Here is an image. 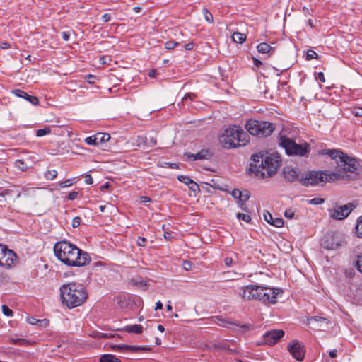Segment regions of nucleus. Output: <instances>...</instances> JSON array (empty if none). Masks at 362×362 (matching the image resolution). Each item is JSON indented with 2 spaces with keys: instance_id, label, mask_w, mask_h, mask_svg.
<instances>
[{
  "instance_id": "f257e3e1",
  "label": "nucleus",
  "mask_w": 362,
  "mask_h": 362,
  "mask_svg": "<svg viewBox=\"0 0 362 362\" xmlns=\"http://www.w3.org/2000/svg\"><path fill=\"white\" fill-rule=\"evenodd\" d=\"M359 166V160H339L334 170H308L300 175L299 182L305 187L324 185L327 182L351 177L349 173L354 174V177L358 175Z\"/></svg>"
},
{
  "instance_id": "f03ea898",
  "label": "nucleus",
  "mask_w": 362,
  "mask_h": 362,
  "mask_svg": "<svg viewBox=\"0 0 362 362\" xmlns=\"http://www.w3.org/2000/svg\"><path fill=\"white\" fill-rule=\"evenodd\" d=\"M54 252L59 260L70 267L85 266L90 261L88 252L66 240H62L55 243Z\"/></svg>"
},
{
  "instance_id": "7ed1b4c3",
  "label": "nucleus",
  "mask_w": 362,
  "mask_h": 362,
  "mask_svg": "<svg viewBox=\"0 0 362 362\" xmlns=\"http://www.w3.org/2000/svg\"><path fill=\"white\" fill-rule=\"evenodd\" d=\"M59 290L62 302L69 308L81 305L88 297L83 286L76 283L63 284Z\"/></svg>"
},
{
  "instance_id": "20e7f679",
  "label": "nucleus",
  "mask_w": 362,
  "mask_h": 362,
  "mask_svg": "<svg viewBox=\"0 0 362 362\" xmlns=\"http://www.w3.org/2000/svg\"><path fill=\"white\" fill-rule=\"evenodd\" d=\"M248 141V134L240 126L236 125L226 128L220 137L221 144L226 148L243 146Z\"/></svg>"
},
{
  "instance_id": "39448f33",
  "label": "nucleus",
  "mask_w": 362,
  "mask_h": 362,
  "mask_svg": "<svg viewBox=\"0 0 362 362\" xmlns=\"http://www.w3.org/2000/svg\"><path fill=\"white\" fill-rule=\"evenodd\" d=\"M282 160H252L250 163L249 172L256 177L265 178L272 177L280 166Z\"/></svg>"
},
{
  "instance_id": "423d86ee",
  "label": "nucleus",
  "mask_w": 362,
  "mask_h": 362,
  "mask_svg": "<svg viewBox=\"0 0 362 362\" xmlns=\"http://www.w3.org/2000/svg\"><path fill=\"white\" fill-rule=\"evenodd\" d=\"M279 145L285 149L289 156H307L310 151V144L307 142L296 143L293 139L286 136L279 137Z\"/></svg>"
},
{
  "instance_id": "0eeeda50",
  "label": "nucleus",
  "mask_w": 362,
  "mask_h": 362,
  "mask_svg": "<svg viewBox=\"0 0 362 362\" xmlns=\"http://www.w3.org/2000/svg\"><path fill=\"white\" fill-rule=\"evenodd\" d=\"M245 129L253 136L267 137L274 132V125L266 121L249 119L245 124Z\"/></svg>"
},
{
  "instance_id": "6e6552de",
  "label": "nucleus",
  "mask_w": 362,
  "mask_h": 362,
  "mask_svg": "<svg viewBox=\"0 0 362 362\" xmlns=\"http://www.w3.org/2000/svg\"><path fill=\"white\" fill-rule=\"evenodd\" d=\"M211 320L213 323H215L219 326L229 328V325H232L231 327L233 330H237V328L241 329V332L245 333L254 329V325L249 323H240L239 322H233L228 318H223L222 316H214L211 317Z\"/></svg>"
},
{
  "instance_id": "1a4fd4ad",
  "label": "nucleus",
  "mask_w": 362,
  "mask_h": 362,
  "mask_svg": "<svg viewBox=\"0 0 362 362\" xmlns=\"http://www.w3.org/2000/svg\"><path fill=\"white\" fill-rule=\"evenodd\" d=\"M346 244L344 238L337 234L327 235L320 242L322 248L328 250H335Z\"/></svg>"
},
{
  "instance_id": "9d476101",
  "label": "nucleus",
  "mask_w": 362,
  "mask_h": 362,
  "mask_svg": "<svg viewBox=\"0 0 362 362\" xmlns=\"http://www.w3.org/2000/svg\"><path fill=\"white\" fill-rule=\"evenodd\" d=\"M279 291H281V293L283 292L282 290L262 286V290L258 291V295H259L260 297L257 298V300L262 301L264 303L274 304L277 301L276 296L279 293Z\"/></svg>"
},
{
  "instance_id": "9b49d317",
  "label": "nucleus",
  "mask_w": 362,
  "mask_h": 362,
  "mask_svg": "<svg viewBox=\"0 0 362 362\" xmlns=\"http://www.w3.org/2000/svg\"><path fill=\"white\" fill-rule=\"evenodd\" d=\"M355 206L353 203H348L337 209H330L329 216L335 220H343L350 214Z\"/></svg>"
},
{
  "instance_id": "f8f14e48",
  "label": "nucleus",
  "mask_w": 362,
  "mask_h": 362,
  "mask_svg": "<svg viewBox=\"0 0 362 362\" xmlns=\"http://www.w3.org/2000/svg\"><path fill=\"white\" fill-rule=\"evenodd\" d=\"M287 350L297 361H302L303 360L305 350L302 343L297 340H293L288 344Z\"/></svg>"
},
{
  "instance_id": "ddd939ff",
  "label": "nucleus",
  "mask_w": 362,
  "mask_h": 362,
  "mask_svg": "<svg viewBox=\"0 0 362 362\" xmlns=\"http://www.w3.org/2000/svg\"><path fill=\"white\" fill-rule=\"evenodd\" d=\"M284 336V331L282 329H273L267 332L263 335L264 344L274 345Z\"/></svg>"
},
{
  "instance_id": "4468645a",
  "label": "nucleus",
  "mask_w": 362,
  "mask_h": 362,
  "mask_svg": "<svg viewBox=\"0 0 362 362\" xmlns=\"http://www.w3.org/2000/svg\"><path fill=\"white\" fill-rule=\"evenodd\" d=\"M262 290V286L258 285H248L243 288L242 298L245 300H257L259 298L258 291Z\"/></svg>"
},
{
  "instance_id": "2eb2a0df",
  "label": "nucleus",
  "mask_w": 362,
  "mask_h": 362,
  "mask_svg": "<svg viewBox=\"0 0 362 362\" xmlns=\"http://www.w3.org/2000/svg\"><path fill=\"white\" fill-rule=\"evenodd\" d=\"M18 261L17 255L11 250L8 249L4 253L0 266L6 269L12 268Z\"/></svg>"
},
{
  "instance_id": "dca6fc26",
  "label": "nucleus",
  "mask_w": 362,
  "mask_h": 362,
  "mask_svg": "<svg viewBox=\"0 0 362 362\" xmlns=\"http://www.w3.org/2000/svg\"><path fill=\"white\" fill-rule=\"evenodd\" d=\"M318 156H327L330 158H353L340 149H323L318 151Z\"/></svg>"
},
{
  "instance_id": "f3484780",
  "label": "nucleus",
  "mask_w": 362,
  "mask_h": 362,
  "mask_svg": "<svg viewBox=\"0 0 362 362\" xmlns=\"http://www.w3.org/2000/svg\"><path fill=\"white\" fill-rule=\"evenodd\" d=\"M113 350L116 351H128L132 352H137L139 351H150L152 350V348L146 346H134V345H125V344H119V345H113L112 346Z\"/></svg>"
},
{
  "instance_id": "a211bd4d",
  "label": "nucleus",
  "mask_w": 362,
  "mask_h": 362,
  "mask_svg": "<svg viewBox=\"0 0 362 362\" xmlns=\"http://www.w3.org/2000/svg\"><path fill=\"white\" fill-rule=\"evenodd\" d=\"M283 174L286 181L293 182L296 180L299 181L300 170L290 166H286L283 169Z\"/></svg>"
},
{
  "instance_id": "6ab92c4d",
  "label": "nucleus",
  "mask_w": 362,
  "mask_h": 362,
  "mask_svg": "<svg viewBox=\"0 0 362 362\" xmlns=\"http://www.w3.org/2000/svg\"><path fill=\"white\" fill-rule=\"evenodd\" d=\"M11 93L16 97L21 98L28 101L30 104L36 105L38 104L39 100L36 96L28 95L26 92L21 89H15Z\"/></svg>"
},
{
  "instance_id": "aec40b11",
  "label": "nucleus",
  "mask_w": 362,
  "mask_h": 362,
  "mask_svg": "<svg viewBox=\"0 0 362 362\" xmlns=\"http://www.w3.org/2000/svg\"><path fill=\"white\" fill-rule=\"evenodd\" d=\"M264 220L271 224L273 226L276 228L283 227L284 225V221L281 218H274L272 215L267 211L264 212Z\"/></svg>"
},
{
  "instance_id": "412c9836",
  "label": "nucleus",
  "mask_w": 362,
  "mask_h": 362,
  "mask_svg": "<svg viewBox=\"0 0 362 362\" xmlns=\"http://www.w3.org/2000/svg\"><path fill=\"white\" fill-rule=\"evenodd\" d=\"M138 141L146 146H153L156 144V139L152 135L139 136Z\"/></svg>"
},
{
  "instance_id": "4be33fe9",
  "label": "nucleus",
  "mask_w": 362,
  "mask_h": 362,
  "mask_svg": "<svg viewBox=\"0 0 362 362\" xmlns=\"http://www.w3.org/2000/svg\"><path fill=\"white\" fill-rule=\"evenodd\" d=\"M257 49L259 53L272 54L274 51V48L272 47L269 44L266 42L259 43L257 46Z\"/></svg>"
},
{
  "instance_id": "5701e85b",
  "label": "nucleus",
  "mask_w": 362,
  "mask_h": 362,
  "mask_svg": "<svg viewBox=\"0 0 362 362\" xmlns=\"http://www.w3.org/2000/svg\"><path fill=\"white\" fill-rule=\"evenodd\" d=\"M209 151L205 149H202L200 151L197 152V153H185V156L187 157V158H206V156H208Z\"/></svg>"
},
{
  "instance_id": "b1692460",
  "label": "nucleus",
  "mask_w": 362,
  "mask_h": 362,
  "mask_svg": "<svg viewBox=\"0 0 362 362\" xmlns=\"http://www.w3.org/2000/svg\"><path fill=\"white\" fill-rule=\"evenodd\" d=\"M95 135L98 146L108 141L111 138L108 133L98 132Z\"/></svg>"
},
{
  "instance_id": "393cba45",
  "label": "nucleus",
  "mask_w": 362,
  "mask_h": 362,
  "mask_svg": "<svg viewBox=\"0 0 362 362\" xmlns=\"http://www.w3.org/2000/svg\"><path fill=\"white\" fill-rule=\"evenodd\" d=\"M123 329L128 333L141 334L143 331V327L141 325H133L126 326Z\"/></svg>"
},
{
  "instance_id": "a878e982",
  "label": "nucleus",
  "mask_w": 362,
  "mask_h": 362,
  "mask_svg": "<svg viewBox=\"0 0 362 362\" xmlns=\"http://www.w3.org/2000/svg\"><path fill=\"white\" fill-rule=\"evenodd\" d=\"M232 38L234 42L241 44L245 41L246 36L245 34L236 32L233 34Z\"/></svg>"
},
{
  "instance_id": "bb28decb",
  "label": "nucleus",
  "mask_w": 362,
  "mask_h": 362,
  "mask_svg": "<svg viewBox=\"0 0 362 362\" xmlns=\"http://www.w3.org/2000/svg\"><path fill=\"white\" fill-rule=\"evenodd\" d=\"M100 362H121L120 360L112 354H105L101 356Z\"/></svg>"
},
{
  "instance_id": "cd10ccee",
  "label": "nucleus",
  "mask_w": 362,
  "mask_h": 362,
  "mask_svg": "<svg viewBox=\"0 0 362 362\" xmlns=\"http://www.w3.org/2000/svg\"><path fill=\"white\" fill-rule=\"evenodd\" d=\"M14 165L21 171H25L29 168L28 165L23 160H16Z\"/></svg>"
},
{
  "instance_id": "c85d7f7f",
  "label": "nucleus",
  "mask_w": 362,
  "mask_h": 362,
  "mask_svg": "<svg viewBox=\"0 0 362 362\" xmlns=\"http://www.w3.org/2000/svg\"><path fill=\"white\" fill-rule=\"evenodd\" d=\"M9 342L12 344H17L20 346L28 344V341L26 339L21 338H10Z\"/></svg>"
},
{
  "instance_id": "c756f323",
  "label": "nucleus",
  "mask_w": 362,
  "mask_h": 362,
  "mask_svg": "<svg viewBox=\"0 0 362 362\" xmlns=\"http://www.w3.org/2000/svg\"><path fill=\"white\" fill-rule=\"evenodd\" d=\"M356 230L357 237L362 238V216L357 221Z\"/></svg>"
},
{
  "instance_id": "7c9ffc66",
  "label": "nucleus",
  "mask_w": 362,
  "mask_h": 362,
  "mask_svg": "<svg viewBox=\"0 0 362 362\" xmlns=\"http://www.w3.org/2000/svg\"><path fill=\"white\" fill-rule=\"evenodd\" d=\"M57 176V172L56 170H48L45 173V177L47 180H53Z\"/></svg>"
},
{
  "instance_id": "2f4dec72",
  "label": "nucleus",
  "mask_w": 362,
  "mask_h": 362,
  "mask_svg": "<svg viewBox=\"0 0 362 362\" xmlns=\"http://www.w3.org/2000/svg\"><path fill=\"white\" fill-rule=\"evenodd\" d=\"M51 132V129L49 127H46L43 129H39L36 131V136L38 137L43 136L49 134Z\"/></svg>"
},
{
  "instance_id": "473e14b6",
  "label": "nucleus",
  "mask_w": 362,
  "mask_h": 362,
  "mask_svg": "<svg viewBox=\"0 0 362 362\" xmlns=\"http://www.w3.org/2000/svg\"><path fill=\"white\" fill-rule=\"evenodd\" d=\"M354 267L362 274V255H358L357 259L354 262Z\"/></svg>"
},
{
  "instance_id": "72a5a7b5",
  "label": "nucleus",
  "mask_w": 362,
  "mask_h": 362,
  "mask_svg": "<svg viewBox=\"0 0 362 362\" xmlns=\"http://www.w3.org/2000/svg\"><path fill=\"white\" fill-rule=\"evenodd\" d=\"M85 143L90 146H98L95 135L88 136L84 140Z\"/></svg>"
},
{
  "instance_id": "f704fd0d",
  "label": "nucleus",
  "mask_w": 362,
  "mask_h": 362,
  "mask_svg": "<svg viewBox=\"0 0 362 362\" xmlns=\"http://www.w3.org/2000/svg\"><path fill=\"white\" fill-rule=\"evenodd\" d=\"M177 179L180 182H183L186 185H189L192 183L193 180H192L189 177L186 175H179Z\"/></svg>"
},
{
  "instance_id": "c9c22d12",
  "label": "nucleus",
  "mask_w": 362,
  "mask_h": 362,
  "mask_svg": "<svg viewBox=\"0 0 362 362\" xmlns=\"http://www.w3.org/2000/svg\"><path fill=\"white\" fill-rule=\"evenodd\" d=\"M308 321L309 323H311V322H313V321L316 322H325L326 324L328 323L327 319H326L325 317H320V316L310 317L308 319Z\"/></svg>"
},
{
  "instance_id": "e433bc0d",
  "label": "nucleus",
  "mask_w": 362,
  "mask_h": 362,
  "mask_svg": "<svg viewBox=\"0 0 362 362\" xmlns=\"http://www.w3.org/2000/svg\"><path fill=\"white\" fill-rule=\"evenodd\" d=\"M236 217L238 220H242L246 223L251 221V217L248 214L238 213Z\"/></svg>"
},
{
  "instance_id": "4c0bfd02",
  "label": "nucleus",
  "mask_w": 362,
  "mask_h": 362,
  "mask_svg": "<svg viewBox=\"0 0 362 362\" xmlns=\"http://www.w3.org/2000/svg\"><path fill=\"white\" fill-rule=\"evenodd\" d=\"M231 195L233 197L234 199L240 200V202H242L243 192L241 191H240L239 189H234L231 192Z\"/></svg>"
},
{
  "instance_id": "58836bf2",
  "label": "nucleus",
  "mask_w": 362,
  "mask_h": 362,
  "mask_svg": "<svg viewBox=\"0 0 362 362\" xmlns=\"http://www.w3.org/2000/svg\"><path fill=\"white\" fill-rule=\"evenodd\" d=\"M317 57H318V54L315 51L310 49L307 52V54H306L307 60L317 59Z\"/></svg>"
},
{
  "instance_id": "ea45409f",
  "label": "nucleus",
  "mask_w": 362,
  "mask_h": 362,
  "mask_svg": "<svg viewBox=\"0 0 362 362\" xmlns=\"http://www.w3.org/2000/svg\"><path fill=\"white\" fill-rule=\"evenodd\" d=\"M2 312L4 315L8 317L13 316V310L10 309L6 305H2Z\"/></svg>"
},
{
  "instance_id": "a19ab883",
  "label": "nucleus",
  "mask_w": 362,
  "mask_h": 362,
  "mask_svg": "<svg viewBox=\"0 0 362 362\" xmlns=\"http://www.w3.org/2000/svg\"><path fill=\"white\" fill-rule=\"evenodd\" d=\"M179 43L177 42L170 40L165 42V47L167 49H174Z\"/></svg>"
},
{
  "instance_id": "79ce46f5",
  "label": "nucleus",
  "mask_w": 362,
  "mask_h": 362,
  "mask_svg": "<svg viewBox=\"0 0 362 362\" xmlns=\"http://www.w3.org/2000/svg\"><path fill=\"white\" fill-rule=\"evenodd\" d=\"M204 15L206 21L209 23H211L213 21L212 14L206 8L204 9Z\"/></svg>"
},
{
  "instance_id": "37998d69",
  "label": "nucleus",
  "mask_w": 362,
  "mask_h": 362,
  "mask_svg": "<svg viewBox=\"0 0 362 362\" xmlns=\"http://www.w3.org/2000/svg\"><path fill=\"white\" fill-rule=\"evenodd\" d=\"M190 190L196 193L197 192H200L199 186L197 183H196L194 180L192 183L188 185Z\"/></svg>"
},
{
  "instance_id": "c03bdc74",
  "label": "nucleus",
  "mask_w": 362,
  "mask_h": 362,
  "mask_svg": "<svg viewBox=\"0 0 362 362\" xmlns=\"http://www.w3.org/2000/svg\"><path fill=\"white\" fill-rule=\"evenodd\" d=\"M295 216V211L291 209H286L284 212V216L288 219H292Z\"/></svg>"
},
{
  "instance_id": "a18cd8bd",
  "label": "nucleus",
  "mask_w": 362,
  "mask_h": 362,
  "mask_svg": "<svg viewBox=\"0 0 362 362\" xmlns=\"http://www.w3.org/2000/svg\"><path fill=\"white\" fill-rule=\"evenodd\" d=\"M72 185H73V182L71 179H67V180L59 183V186L62 188L70 187Z\"/></svg>"
},
{
  "instance_id": "49530a36",
  "label": "nucleus",
  "mask_w": 362,
  "mask_h": 362,
  "mask_svg": "<svg viewBox=\"0 0 362 362\" xmlns=\"http://www.w3.org/2000/svg\"><path fill=\"white\" fill-rule=\"evenodd\" d=\"M325 200L322 198H313L310 200H309V204H313V205H319L322 203H324Z\"/></svg>"
},
{
  "instance_id": "de8ad7c7",
  "label": "nucleus",
  "mask_w": 362,
  "mask_h": 362,
  "mask_svg": "<svg viewBox=\"0 0 362 362\" xmlns=\"http://www.w3.org/2000/svg\"><path fill=\"white\" fill-rule=\"evenodd\" d=\"M46 320H37L34 317H31L28 319V322L31 325H41L43 322H45Z\"/></svg>"
},
{
  "instance_id": "09e8293b",
  "label": "nucleus",
  "mask_w": 362,
  "mask_h": 362,
  "mask_svg": "<svg viewBox=\"0 0 362 362\" xmlns=\"http://www.w3.org/2000/svg\"><path fill=\"white\" fill-rule=\"evenodd\" d=\"M81 224V218L79 216H76L72 220V226L73 228H77Z\"/></svg>"
},
{
  "instance_id": "8fccbe9b",
  "label": "nucleus",
  "mask_w": 362,
  "mask_h": 362,
  "mask_svg": "<svg viewBox=\"0 0 362 362\" xmlns=\"http://www.w3.org/2000/svg\"><path fill=\"white\" fill-rule=\"evenodd\" d=\"M146 239L144 237H139L137 239V245L141 247H145Z\"/></svg>"
},
{
  "instance_id": "3c124183",
  "label": "nucleus",
  "mask_w": 362,
  "mask_h": 362,
  "mask_svg": "<svg viewBox=\"0 0 362 362\" xmlns=\"http://www.w3.org/2000/svg\"><path fill=\"white\" fill-rule=\"evenodd\" d=\"M96 337H98V338H100V339H106V338L115 337V335L114 334H107V333H98Z\"/></svg>"
},
{
  "instance_id": "603ef678",
  "label": "nucleus",
  "mask_w": 362,
  "mask_h": 362,
  "mask_svg": "<svg viewBox=\"0 0 362 362\" xmlns=\"http://www.w3.org/2000/svg\"><path fill=\"white\" fill-rule=\"evenodd\" d=\"M352 113L355 116L361 117L362 116V108H361V107H355L352 110Z\"/></svg>"
},
{
  "instance_id": "864d4df0",
  "label": "nucleus",
  "mask_w": 362,
  "mask_h": 362,
  "mask_svg": "<svg viewBox=\"0 0 362 362\" xmlns=\"http://www.w3.org/2000/svg\"><path fill=\"white\" fill-rule=\"evenodd\" d=\"M78 194V192H70V193L68 194V196H67V199H68L69 200H71V201H72V200H74V199L77 197Z\"/></svg>"
},
{
  "instance_id": "5fc2aeb1",
  "label": "nucleus",
  "mask_w": 362,
  "mask_h": 362,
  "mask_svg": "<svg viewBox=\"0 0 362 362\" xmlns=\"http://www.w3.org/2000/svg\"><path fill=\"white\" fill-rule=\"evenodd\" d=\"M224 262L227 267H231L233 264V259L231 257H226Z\"/></svg>"
},
{
  "instance_id": "6e6d98bb",
  "label": "nucleus",
  "mask_w": 362,
  "mask_h": 362,
  "mask_svg": "<svg viewBox=\"0 0 362 362\" xmlns=\"http://www.w3.org/2000/svg\"><path fill=\"white\" fill-rule=\"evenodd\" d=\"M194 47V43L192 42H188L185 45V50L189 51L193 49Z\"/></svg>"
},
{
  "instance_id": "4d7b16f0",
  "label": "nucleus",
  "mask_w": 362,
  "mask_h": 362,
  "mask_svg": "<svg viewBox=\"0 0 362 362\" xmlns=\"http://www.w3.org/2000/svg\"><path fill=\"white\" fill-rule=\"evenodd\" d=\"M192 264L190 261H185L183 267L185 270H189L192 268Z\"/></svg>"
},
{
  "instance_id": "13d9d810",
  "label": "nucleus",
  "mask_w": 362,
  "mask_h": 362,
  "mask_svg": "<svg viewBox=\"0 0 362 362\" xmlns=\"http://www.w3.org/2000/svg\"><path fill=\"white\" fill-rule=\"evenodd\" d=\"M93 178L90 175L87 174L85 175V182L88 185H91L93 183Z\"/></svg>"
},
{
  "instance_id": "bf43d9fd",
  "label": "nucleus",
  "mask_w": 362,
  "mask_h": 362,
  "mask_svg": "<svg viewBox=\"0 0 362 362\" xmlns=\"http://www.w3.org/2000/svg\"><path fill=\"white\" fill-rule=\"evenodd\" d=\"M110 19H111V15L110 13H105L102 16V20L105 23L110 21Z\"/></svg>"
},
{
  "instance_id": "052dcab7",
  "label": "nucleus",
  "mask_w": 362,
  "mask_h": 362,
  "mask_svg": "<svg viewBox=\"0 0 362 362\" xmlns=\"http://www.w3.org/2000/svg\"><path fill=\"white\" fill-rule=\"evenodd\" d=\"M265 158H280V155L277 152H273L270 156H267Z\"/></svg>"
},
{
  "instance_id": "680f3d73",
  "label": "nucleus",
  "mask_w": 362,
  "mask_h": 362,
  "mask_svg": "<svg viewBox=\"0 0 362 362\" xmlns=\"http://www.w3.org/2000/svg\"><path fill=\"white\" fill-rule=\"evenodd\" d=\"M11 45L8 42H2L0 43V47L3 49H7L8 48H10Z\"/></svg>"
},
{
  "instance_id": "e2e57ef3",
  "label": "nucleus",
  "mask_w": 362,
  "mask_h": 362,
  "mask_svg": "<svg viewBox=\"0 0 362 362\" xmlns=\"http://www.w3.org/2000/svg\"><path fill=\"white\" fill-rule=\"evenodd\" d=\"M110 187V185L109 182H105L104 185H101L100 189L102 192L109 189Z\"/></svg>"
},
{
  "instance_id": "0e129e2a",
  "label": "nucleus",
  "mask_w": 362,
  "mask_h": 362,
  "mask_svg": "<svg viewBox=\"0 0 362 362\" xmlns=\"http://www.w3.org/2000/svg\"><path fill=\"white\" fill-rule=\"evenodd\" d=\"M70 34L68 32H63L62 33V37L64 40L68 41L69 40Z\"/></svg>"
},
{
  "instance_id": "69168bd1",
  "label": "nucleus",
  "mask_w": 362,
  "mask_h": 362,
  "mask_svg": "<svg viewBox=\"0 0 362 362\" xmlns=\"http://www.w3.org/2000/svg\"><path fill=\"white\" fill-rule=\"evenodd\" d=\"M169 164H170V163H168V162H159V163H158L157 165L158 167H161V168H169Z\"/></svg>"
},
{
  "instance_id": "338daca9",
  "label": "nucleus",
  "mask_w": 362,
  "mask_h": 362,
  "mask_svg": "<svg viewBox=\"0 0 362 362\" xmlns=\"http://www.w3.org/2000/svg\"><path fill=\"white\" fill-rule=\"evenodd\" d=\"M317 78L322 82V83H325V76H324V74L322 72H319L317 74Z\"/></svg>"
},
{
  "instance_id": "774afa93",
  "label": "nucleus",
  "mask_w": 362,
  "mask_h": 362,
  "mask_svg": "<svg viewBox=\"0 0 362 362\" xmlns=\"http://www.w3.org/2000/svg\"><path fill=\"white\" fill-rule=\"evenodd\" d=\"M141 201L143 203H147L151 202V199L146 196H142L141 197Z\"/></svg>"
}]
</instances>
